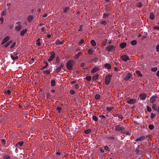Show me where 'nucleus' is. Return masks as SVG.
Returning <instances> with one entry per match:
<instances>
[{"label": "nucleus", "mask_w": 159, "mask_h": 159, "mask_svg": "<svg viewBox=\"0 0 159 159\" xmlns=\"http://www.w3.org/2000/svg\"><path fill=\"white\" fill-rule=\"evenodd\" d=\"M115 127V130L117 132H119L121 133H122L125 129V127L120 125H116Z\"/></svg>", "instance_id": "1"}, {"label": "nucleus", "mask_w": 159, "mask_h": 159, "mask_svg": "<svg viewBox=\"0 0 159 159\" xmlns=\"http://www.w3.org/2000/svg\"><path fill=\"white\" fill-rule=\"evenodd\" d=\"M74 64L75 61L73 60L68 61L66 63V66L67 69L69 70H72L73 66Z\"/></svg>", "instance_id": "2"}, {"label": "nucleus", "mask_w": 159, "mask_h": 159, "mask_svg": "<svg viewBox=\"0 0 159 159\" xmlns=\"http://www.w3.org/2000/svg\"><path fill=\"white\" fill-rule=\"evenodd\" d=\"M112 76V75H107L105 78V83L107 85H108L111 81V79Z\"/></svg>", "instance_id": "3"}, {"label": "nucleus", "mask_w": 159, "mask_h": 159, "mask_svg": "<svg viewBox=\"0 0 159 159\" xmlns=\"http://www.w3.org/2000/svg\"><path fill=\"white\" fill-rule=\"evenodd\" d=\"M126 102L129 104H132L136 102V100L128 98L126 100Z\"/></svg>", "instance_id": "4"}, {"label": "nucleus", "mask_w": 159, "mask_h": 159, "mask_svg": "<svg viewBox=\"0 0 159 159\" xmlns=\"http://www.w3.org/2000/svg\"><path fill=\"white\" fill-rule=\"evenodd\" d=\"M121 59L124 61H126L128 60H130L129 57L126 55H123L120 57Z\"/></svg>", "instance_id": "5"}, {"label": "nucleus", "mask_w": 159, "mask_h": 159, "mask_svg": "<svg viewBox=\"0 0 159 159\" xmlns=\"http://www.w3.org/2000/svg\"><path fill=\"white\" fill-rule=\"evenodd\" d=\"M115 46L114 45H109L106 48V50L108 51H111L114 49L115 48Z\"/></svg>", "instance_id": "6"}, {"label": "nucleus", "mask_w": 159, "mask_h": 159, "mask_svg": "<svg viewBox=\"0 0 159 159\" xmlns=\"http://www.w3.org/2000/svg\"><path fill=\"white\" fill-rule=\"evenodd\" d=\"M55 53L54 52H52L51 54V55L50 57L48 59V61L50 62L52 61L53 58L55 57Z\"/></svg>", "instance_id": "7"}, {"label": "nucleus", "mask_w": 159, "mask_h": 159, "mask_svg": "<svg viewBox=\"0 0 159 159\" xmlns=\"http://www.w3.org/2000/svg\"><path fill=\"white\" fill-rule=\"evenodd\" d=\"M147 136L145 137V136H142L139 138H138L136 139L135 141L136 142L140 141L143 140L145 139H146L147 137Z\"/></svg>", "instance_id": "8"}, {"label": "nucleus", "mask_w": 159, "mask_h": 159, "mask_svg": "<svg viewBox=\"0 0 159 159\" xmlns=\"http://www.w3.org/2000/svg\"><path fill=\"white\" fill-rule=\"evenodd\" d=\"M158 98L156 96H153L150 99V102L152 103H153L155 102L156 100V99Z\"/></svg>", "instance_id": "9"}, {"label": "nucleus", "mask_w": 159, "mask_h": 159, "mask_svg": "<svg viewBox=\"0 0 159 159\" xmlns=\"http://www.w3.org/2000/svg\"><path fill=\"white\" fill-rule=\"evenodd\" d=\"M10 39L9 37L7 36L5 37L3 39L2 42L1 43V44L3 45L7 42Z\"/></svg>", "instance_id": "10"}, {"label": "nucleus", "mask_w": 159, "mask_h": 159, "mask_svg": "<svg viewBox=\"0 0 159 159\" xmlns=\"http://www.w3.org/2000/svg\"><path fill=\"white\" fill-rule=\"evenodd\" d=\"M131 75L129 73H128L125 77L124 80L125 81H127L131 77Z\"/></svg>", "instance_id": "11"}, {"label": "nucleus", "mask_w": 159, "mask_h": 159, "mask_svg": "<svg viewBox=\"0 0 159 159\" xmlns=\"http://www.w3.org/2000/svg\"><path fill=\"white\" fill-rule=\"evenodd\" d=\"M140 99L144 100L146 98V94L145 93L140 94L139 95Z\"/></svg>", "instance_id": "12"}, {"label": "nucleus", "mask_w": 159, "mask_h": 159, "mask_svg": "<svg viewBox=\"0 0 159 159\" xmlns=\"http://www.w3.org/2000/svg\"><path fill=\"white\" fill-rule=\"evenodd\" d=\"M33 19V16L31 15L29 16L27 18V20L29 23H30Z\"/></svg>", "instance_id": "13"}, {"label": "nucleus", "mask_w": 159, "mask_h": 159, "mask_svg": "<svg viewBox=\"0 0 159 159\" xmlns=\"http://www.w3.org/2000/svg\"><path fill=\"white\" fill-rule=\"evenodd\" d=\"M104 66L105 67L107 68V69L108 70H110V69H111V65L110 64H108V63H106V64H105L104 65Z\"/></svg>", "instance_id": "14"}, {"label": "nucleus", "mask_w": 159, "mask_h": 159, "mask_svg": "<svg viewBox=\"0 0 159 159\" xmlns=\"http://www.w3.org/2000/svg\"><path fill=\"white\" fill-rule=\"evenodd\" d=\"M98 70V67L94 68L92 70L91 72L92 73H94L97 72Z\"/></svg>", "instance_id": "15"}, {"label": "nucleus", "mask_w": 159, "mask_h": 159, "mask_svg": "<svg viewBox=\"0 0 159 159\" xmlns=\"http://www.w3.org/2000/svg\"><path fill=\"white\" fill-rule=\"evenodd\" d=\"M27 31V29H25V30H22L20 33V35L21 36H23L25 33Z\"/></svg>", "instance_id": "16"}, {"label": "nucleus", "mask_w": 159, "mask_h": 159, "mask_svg": "<svg viewBox=\"0 0 159 159\" xmlns=\"http://www.w3.org/2000/svg\"><path fill=\"white\" fill-rule=\"evenodd\" d=\"M126 46V43L125 42H123L120 44V46L121 48H125Z\"/></svg>", "instance_id": "17"}, {"label": "nucleus", "mask_w": 159, "mask_h": 159, "mask_svg": "<svg viewBox=\"0 0 159 159\" xmlns=\"http://www.w3.org/2000/svg\"><path fill=\"white\" fill-rule=\"evenodd\" d=\"M122 134H125L128 135H130L131 134L130 132L127 131L125 130H124Z\"/></svg>", "instance_id": "18"}, {"label": "nucleus", "mask_w": 159, "mask_h": 159, "mask_svg": "<svg viewBox=\"0 0 159 159\" xmlns=\"http://www.w3.org/2000/svg\"><path fill=\"white\" fill-rule=\"evenodd\" d=\"M22 27L21 25H18L15 27L16 30L17 31H19L21 29Z\"/></svg>", "instance_id": "19"}, {"label": "nucleus", "mask_w": 159, "mask_h": 159, "mask_svg": "<svg viewBox=\"0 0 159 159\" xmlns=\"http://www.w3.org/2000/svg\"><path fill=\"white\" fill-rule=\"evenodd\" d=\"M56 84V81L54 80H52L51 81V85L52 86H54Z\"/></svg>", "instance_id": "20"}, {"label": "nucleus", "mask_w": 159, "mask_h": 159, "mask_svg": "<svg viewBox=\"0 0 159 159\" xmlns=\"http://www.w3.org/2000/svg\"><path fill=\"white\" fill-rule=\"evenodd\" d=\"M43 73L44 74L48 75L50 73V71L49 70H43Z\"/></svg>", "instance_id": "21"}, {"label": "nucleus", "mask_w": 159, "mask_h": 159, "mask_svg": "<svg viewBox=\"0 0 159 159\" xmlns=\"http://www.w3.org/2000/svg\"><path fill=\"white\" fill-rule=\"evenodd\" d=\"M90 43L93 46H95L96 44V42L94 40H92L91 41Z\"/></svg>", "instance_id": "22"}, {"label": "nucleus", "mask_w": 159, "mask_h": 159, "mask_svg": "<svg viewBox=\"0 0 159 159\" xmlns=\"http://www.w3.org/2000/svg\"><path fill=\"white\" fill-rule=\"evenodd\" d=\"M64 42V40H62V41H61L57 39L56 41V43L58 45L60 44H62Z\"/></svg>", "instance_id": "23"}, {"label": "nucleus", "mask_w": 159, "mask_h": 159, "mask_svg": "<svg viewBox=\"0 0 159 159\" xmlns=\"http://www.w3.org/2000/svg\"><path fill=\"white\" fill-rule=\"evenodd\" d=\"M150 18L152 20H153L155 18V16L153 13H151L150 15Z\"/></svg>", "instance_id": "24"}, {"label": "nucleus", "mask_w": 159, "mask_h": 159, "mask_svg": "<svg viewBox=\"0 0 159 159\" xmlns=\"http://www.w3.org/2000/svg\"><path fill=\"white\" fill-rule=\"evenodd\" d=\"M137 42L136 40H133L131 42V44L132 45L134 46L136 44Z\"/></svg>", "instance_id": "25"}, {"label": "nucleus", "mask_w": 159, "mask_h": 159, "mask_svg": "<svg viewBox=\"0 0 159 159\" xmlns=\"http://www.w3.org/2000/svg\"><path fill=\"white\" fill-rule=\"evenodd\" d=\"M104 149L106 152H110V149L107 146H105L104 147Z\"/></svg>", "instance_id": "26"}, {"label": "nucleus", "mask_w": 159, "mask_h": 159, "mask_svg": "<svg viewBox=\"0 0 159 159\" xmlns=\"http://www.w3.org/2000/svg\"><path fill=\"white\" fill-rule=\"evenodd\" d=\"M136 74L138 76H139L140 77H142V74L141 73L140 71L139 70H137L136 71Z\"/></svg>", "instance_id": "27"}, {"label": "nucleus", "mask_w": 159, "mask_h": 159, "mask_svg": "<svg viewBox=\"0 0 159 159\" xmlns=\"http://www.w3.org/2000/svg\"><path fill=\"white\" fill-rule=\"evenodd\" d=\"M11 58L13 60H17L18 58V56H16V57H14L13 55H11Z\"/></svg>", "instance_id": "28"}, {"label": "nucleus", "mask_w": 159, "mask_h": 159, "mask_svg": "<svg viewBox=\"0 0 159 159\" xmlns=\"http://www.w3.org/2000/svg\"><path fill=\"white\" fill-rule=\"evenodd\" d=\"M152 108L155 111H157L158 107H157V106L155 104H153L152 105Z\"/></svg>", "instance_id": "29"}, {"label": "nucleus", "mask_w": 159, "mask_h": 159, "mask_svg": "<svg viewBox=\"0 0 159 159\" xmlns=\"http://www.w3.org/2000/svg\"><path fill=\"white\" fill-rule=\"evenodd\" d=\"M81 52H78V54H76L75 56V59H77L80 56V55H81Z\"/></svg>", "instance_id": "30"}, {"label": "nucleus", "mask_w": 159, "mask_h": 159, "mask_svg": "<svg viewBox=\"0 0 159 159\" xmlns=\"http://www.w3.org/2000/svg\"><path fill=\"white\" fill-rule=\"evenodd\" d=\"M99 76V75H97L93 76L92 79L94 81H95L98 78Z\"/></svg>", "instance_id": "31"}, {"label": "nucleus", "mask_w": 159, "mask_h": 159, "mask_svg": "<svg viewBox=\"0 0 159 159\" xmlns=\"http://www.w3.org/2000/svg\"><path fill=\"white\" fill-rule=\"evenodd\" d=\"M91 132V130L90 129H88L84 131V133L86 134H88L90 133Z\"/></svg>", "instance_id": "32"}, {"label": "nucleus", "mask_w": 159, "mask_h": 159, "mask_svg": "<svg viewBox=\"0 0 159 159\" xmlns=\"http://www.w3.org/2000/svg\"><path fill=\"white\" fill-rule=\"evenodd\" d=\"M44 63L46 64V65L44 66L42 68L41 70H43L47 68V66H48V64L47 62H45Z\"/></svg>", "instance_id": "33"}, {"label": "nucleus", "mask_w": 159, "mask_h": 159, "mask_svg": "<svg viewBox=\"0 0 159 159\" xmlns=\"http://www.w3.org/2000/svg\"><path fill=\"white\" fill-rule=\"evenodd\" d=\"M92 118L95 121H97L98 120V118L95 116H93Z\"/></svg>", "instance_id": "34"}, {"label": "nucleus", "mask_w": 159, "mask_h": 159, "mask_svg": "<svg viewBox=\"0 0 159 159\" xmlns=\"http://www.w3.org/2000/svg\"><path fill=\"white\" fill-rule=\"evenodd\" d=\"M40 39L39 38L37 40V45L39 46H40L41 45V44L40 42Z\"/></svg>", "instance_id": "35"}, {"label": "nucleus", "mask_w": 159, "mask_h": 159, "mask_svg": "<svg viewBox=\"0 0 159 159\" xmlns=\"http://www.w3.org/2000/svg\"><path fill=\"white\" fill-rule=\"evenodd\" d=\"M137 7H142V4L141 2H139L138 3H137L136 5Z\"/></svg>", "instance_id": "36"}, {"label": "nucleus", "mask_w": 159, "mask_h": 159, "mask_svg": "<svg viewBox=\"0 0 159 159\" xmlns=\"http://www.w3.org/2000/svg\"><path fill=\"white\" fill-rule=\"evenodd\" d=\"M61 69L59 67H58L55 70V71L57 73H58L60 71Z\"/></svg>", "instance_id": "37"}, {"label": "nucleus", "mask_w": 159, "mask_h": 159, "mask_svg": "<svg viewBox=\"0 0 159 159\" xmlns=\"http://www.w3.org/2000/svg\"><path fill=\"white\" fill-rule=\"evenodd\" d=\"M57 110L58 111V112L60 113L61 111V108L60 107L58 106L57 108Z\"/></svg>", "instance_id": "38"}, {"label": "nucleus", "mask_w": 159, "mask_h": 159, "mask_svg": "<svg viewBox=\"0 0 159 159\" xmlns=\"http://www.w3.org/2000/svg\"><path fill=\"white\" fill-rule=\"evenodd\" d=\"M113 109V107H108L107 108V111L110 112V111H112V110Z\"/></svg>", "instance_id": "39"}, {"label": "nucleus", "mask_w": 159, "mask_h": 159, "mask_svg": "<svg viewBox=\"0 0 159 159\" xmlns=\"http://www.w3.org/2000/svg\"><path fill=\"white\" fill-rule=\"evenodd\" d=\"M11 93V91L10 90H8L7 91H6L5 93L6 94L10 95Z\"/></svg>", "instance_id": "40"}, {"label": "nucleus", "mask_w": 159, "mask_h": 159, "mask_svg": "<svg viewBox=\"0 0 159 159\" xmlns=\"http://www.w3.org/2000/svg\"><path fill=\"white\" fill-rule=\"evenodd\" d=\"M100 98V95L98 94H96L95 96V98L97 100H99Z\"/></svg>", "instance_id": "41"}, {"label": "nucleus", "mask_w": 159, "mask_h": 159, "mask_svg": "<svg viewBox=\"0 0 159 159\" xmlns=\"http://www.w3.org/2000/svg\"><path fill=\"white\" fill-rule=\"evenodd\" d=\"M154 126L152 125H148V128L150 130H152L153 129Z\"/></svg>", "instance_id": "42"}, {"label": "nucleus", "mask_w": 159, "mask_h": 159, "mask_svg": "<svg viewBox=\"0 0 159 159\" xmlns=\"http://www.w3.org/2000/svg\"><path fill=\"white\" fill-rule=\"evenodd\" d=\"M93 50L91 49H89L88 52V53L90 54H92L93 53Z\"/></svg>", "instance_id": "43"}, {"label": "nucleus", "mask_w": 159, "mask_h": 159, "mask_svg": "<svg viewBox=\"0 0 159 159\" xmlns=\"http://www.w3.org/2000/svg\"><path fill=\"white\" fill-rule=\"evenodd\" d=\"M7 14V11L6 10L4 11L1 14L2 16H4Z\"/></svg>", "instance_id": "44"}, {"label": "nucleus", "mask_w": 159, "mask_h": 159, "mask_svg": "<svg viewBox=\"0 0 159 159\" xmlns=\"http://www.w3.org/2000/svg\"><path fill=\"white\" fill-rule=\"evenodd\" d=\"M86 79L88 81H90L91 80V77L90 76H87L86 77Z\"/></svg>", "instance_id": "45"}, {"label": "nucleus", "mask_w": 159, "mask_h": 159, "mask_svg": "<svg viewBox=\"0 0 159 159\" xmlns=\"http://www.w3.org/2000/svg\"><path fill=\"white\" fill-rule=\"evenodd\" d=\"M156 116V115L154 113H152L151 114V117L152 119H153L154 118V117Z\"/></svg>", "instance_id": "46"}, {"label": "nucleus", "mask_w": 159, "mask_h": 159, "mask_svg": "<svg viewBox=\"0 0 159 159\" xmlns=\"http://www.w3.org/2000/svg\"><path fill=\"white\" fill-rule=\"evenodd\" d=\"M84 42V40L83 39H81L78 43V45H81Z\"/></svg>", "instance_id": "47"}, {"label": "nucleus", "mask_w": 159, "mask_h": 159, "mask_svg": "<svg viewBox=\"0 0 159 159\" xmlns=\"http://www.w3.org/2000/svg\"><path fill=\"white\" fill-rule=\"evenodd\" d=\"M3 159H11L10 156L8 155H6L4 156Z\"/></svg>", "instance_id": "48"}, {"label": "nucleus", "mask_w": 159, "mask_h": 159, "mask_svg": "<svg viewBox=\"0 0 159 159\" xmlns=\"http://www.w3.org/2000/svg\"><path fill=\"white\" fill-rule=\"evenodd\" d=\"M157 67H153V68H151V70L152 71L155 72L157 70Z\"/></svg>", "instance_id": "49"}, {"label": "nucleus", "mask_w": 159, "mask_h": 159, "mask_svg": "<svg viewBox=\"0 0 159 159\" xmlns=\"http://www.w3.org/2000/svg\"><path fill=\"white\" fill-rule=\"evenodd\" d=\"M109 14L108 13H104L103 16V18H106L107 16H109Z\"/></svg>", "instance_id": "50"}, {"label": "nucleus", "mask_w": 159, "mask_h": 159, "mask_svg": "<svg viewBox=\"0 0 159 159\" xmlns=\"http://www.w3.org/2000/svg\"><path fill=\"white\" fill-rule=\"evenodd\" d=\"M74 87L76 89H78L80 87L79 85L78 84H76L74 85Z\"/></svg>", "instance_id": "51"}, {"label": "nucleus", "mask_w": 159, "mask_h": 159, "mask_svg": "<svg viewBox=\"0 0 159 159\" xmlns=\"http://www.w3.org/2000/svg\"><path fill=\"white\" fill-rule=\"evenodd\" d=\"M147 111L149 112H150L152 111L151 108L150 107H149L148 106H147Z\"/></svg>", "instance_id": "52"}, {"label": "nucleus", "mask_w": 159, "mask_h": 159, "mask_svg": "<svg viewBox=\"0 0 159 159\" xmlns=\"http://www.w3.org/2000/svg\"><path fill=\"white\" fill-rule=\"evenodd\" d=\"M59 61H60V60L59 59V57H57L56 58V63H57V64H58L59 63Z\"/></svg>", "instance_id": "53"}, {"label": "nucleus", "mask_w": 159, "mask_h": 159, "mask_svg": "<svg viewBox=\"0 0 159 159\" xmlns=\"http://www.w3.org/2000/svg\"><path fill=\"white\" fill-rule=\"evenodd\" d=\"M24 143V142L23 141H21V142H19L18 143L16 144V145L19 144L20 146H21L23 145Z\"/></svg>", "instance_id": "54"}, {"label": "nucleus", "mask_w": 159, "mask_h": 159, "mask_svg": "<svg viewBox=\"0 0 159 159\" xmlns=\"http://www.w3.org/2000/svg\"><path fill=\"white\" fill-rule=\"evenodd\" d=\"M69 8L68 7H66L64 10V11L66 13L69 10Z\"/></svg>", "instance_id": "55"}, {"label": "nucleus", "mask_w": 159, "mask_h": 159, "mask_svg": "<svg viewBox=\"0 0 159 159\" xmlns=\"http://www.w3.org/2000/svg\"><path fill=\"white\" fill-rule=\"evenodd\" d=\"M118 116L119 118L120 119H121V120L123 119V117L121 115H118Z\"/></svg>", "instance_id": "56"}, {"label": "nucleus", "mask_w": 159, "mask_h": 159, "mask_svg": "<svg viewBox=\"0 0 159 159\" xmlns=\"http://www.w3.org/2000/svg\"><path fill=\"white\" fill-rule=\"evenodd\" d=\"M16 45V42H14L12 44L11 46L10 47V48H13Z\"/></svg>", "instance_id": "57"}, {"label": "nucleus", "mask_w": 159, "mask_h": 159, "mask_svg": "<svg viewBox=\"0 0 159 159\" xmlns=\"http://www.w3.org/2000/svg\"><path fill=\"white\" fill-rule=\"evenodd\" d=\"M103 45L105 46H106L107 43V39H106L104 40L103 41Z\"/></svg>", "instance_id": "58"}, {"label": "nucleus", "mask_w": 159, "mask_h": 159, "mask_svg": "<svg viewBox=\"0 0 159 159\" xmlns=\"http://www.w3.org/2000/svg\"><path fill=\"white\" fill-rule=\"evenodd\" d=\"M139 146H138V148H137L136 149L135 151H136V152L137 153H138L139 152V151H140L139 149Z\"/></svg>", "instance_id": "59"}, {"label": "nucleus", "mask_w": 159, "mask_h": 159, "mask_svg": "<svg viewBox=\"0 0 159 159\" xmlns=\"http://www.w3.org/2000/svg\"><path fill=\"white\" fill-rule=\"evenodd\" d=\"M156 51L157 52L159 51V45H157L156 46Z\"/></svg>", "instance_id": "60"}, {"label": "nucleus", "mask_w": 159, "mask_h": 159, "mask_svg": "<svg viewBox=\"0 0 159 159\" xmlns=\"http://www.w3.org/2000/svg\"><path fill=\"white\" fill-rule=\"evenodd\" d=\"M75 91L73 90H71L70 91V93L71 94H74L75 93Z\"/></svg>", "instance_id": "61"}, {"label": "nucleus", "mask_w": 159, "mask_h": 159, "mask_svg": "<svg viewBox=\"0 0 159 159\" xmlns=\"http://www.w3.org/2000/svg\"><path fill=\"white\" fill-rule=\"evenodd\" d=\"M106 22L105 21H102L101 22V25H106Z\"/></svg>", "instance_id": "62"}, {"label": "nucleus", "mask_w": 159, "mask_h": 159, "mask_svg": "<svg viewBox=\"0 0 159 159\" xmlns=\"http://www.w3.org/2000/svg\"><path fill=\"white\" fill-rule=\"evenodd\" d=\"M34 61V58H32L30 62V64L33 63V62Z\"/></svg>", "instance_id": "63"}, {"label": "nucleus", "mask_w": 159, "mask_h": 159, "mask_svg": "<svg viewBox=\"0 0 159 159\" xmlns=\"http://www.w3.org/2000/svg\"><path fill=\"white\" fill-rule=\"evenodd\" d=\"M153 28L155 30H159V27L158 26H154Z\"/></svg>", "instance_id": "64"}]
</instances>
